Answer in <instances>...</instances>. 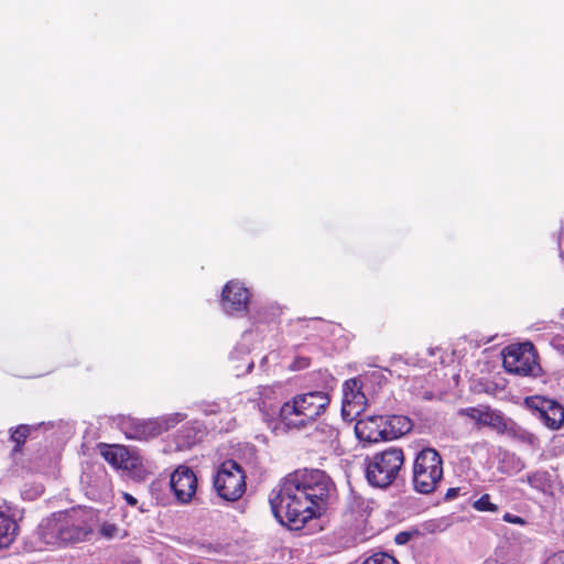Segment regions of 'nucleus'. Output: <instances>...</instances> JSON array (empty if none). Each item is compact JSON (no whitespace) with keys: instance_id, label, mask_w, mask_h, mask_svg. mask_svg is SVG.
Listing matches in <instances>:
<instances>
[{"instance_id":"nucleus-15","label":"nucleus","mask_w":564,"mask_h":564,"mask_svg":"<svg viewBox=\"0 0 564 564\" xmlns=\"http://www.w3.org/2000/svg\"><path fill=\"white\" fill-rule=\"evenodd\" d=\"M17 522L0 511V549L8 547L15 539Z\"/></svg>"},{"instance_id":"nucleus-1","label":"nucleus","mask_w":564,"mask_h":564,"mask_svg":"<svg viewBox=\"0 0 564 564\" xmlns=\"http://www.w3.org/2000/svg\"><path fill=\"white\" fill-rule=\"evenodd\" d=\"M335 491V485L325 471L296 470L282 480L278 491H272L270 505L280 523L300 529L322 514Z\"/></svg>"},{"instance_id":"nucleus-17","label":"nucleus","mask_w":564,"mask_h":564,"mask_svg":"<svg viewBox=\"0 0 564 564\" xmlns=\"http://www.w3.org/2000/svg\"><path fill=\"white\" fill-rule=\"evenodd\" d=\"M32 430H34L33 426L25 424L10 430V440L15 444L13 449L14 453L21 449Z\"/></svg>"},{"instance_id":"nucleus-20","label":"nucleus","mask_w":564,"mask_h":564,"mask_svg":"<svg viewBox=\"0 0 564 564\" xmlns=\"http://www.w3.org/2000/svg\"><path fill=\"white\" fill-rule=\"evenodd\" d=\"M473 507L480 512H497L499 510V507L490 501L488 494L481 495L479 499L474 501Z\"/></svg>"},{"instance_id":"nucleus-23","label":"nucleus","mask_w":564,"mask_h":564,"mask_svg":"<svg viewBox=\"0 0 564 564\" xmlns=\"http://www.w3.org/2000/svg\"><path fill=\"white\" fill-rule=\"evenodd\" d=\"M388 553L380 552L368 557L362 564H387Z\"/></svg>"},{"instance_id":"nucleus-24","label":"nucleus","mask_w":564,"mask_h":564,"mask_svg":"<svg viewBox=\"0 0 564 564\" xmlns=\"http://www.w3.org/2000/svg\"><path fill=\"white\" fill-rule=\"evenodd\" d=\"M502 520L508 523L517 524V525H525L527 520L522 517L506 512L502 516Z\"/></svg>"},{"instance_id":"nucleus-29","label":"nucleus","mask_w":564,"mask_h":564,"mask_svg":"<svg viewBox=\"0 0 564 564\" xmlns=\"http://www.w3.org/2000/svg\"><path fill=\"white\" fill-rule=\"evenodd\" d=\"M390 564H400L399 561L390 554Z\"/></svg>"},{"instance_id":"nucleus-12","label":"nucleus","mask_w":564,"mask_h":564,"mask_svg":"<svg viewBox=\"0 0 564 564\" xmlns=\"http://www.w3.org/2000/svg\"><path fill=\"white\" fill-rule=\"evenodd\" d=\"M249 291L240 283L230 281L223 290L221 303L227 313L241 312L247 308Z\"/></svg>"},{"instance_id":"nucleus-28","label":"nucleus","mask_w":564,"mask_h":564,"mask_svg":"<svg viewBox=\"0 0 564 564\" xmlns=\"http://www.w3.org/2000/svg\"><path fill=\"white\" fill-rule=\"evenodd\" d=\"M123 499L130 506H135L138 503V500L132 495H130L128 492H123Z\"/></svg>"},{"instance_id":"nucleus-16","label":"nucleus","mask_w":564,"mask_h":564,"mask_svg":"<svg viewBox=\"0 0 564 564\" xmlns=\"http://www.w3.org/2000/svg\"><path fill=\"white\" fill-rule=\"evenodd\" d=\"M413 429L412 420L404 415H390V440L399 438Z\"/></svg>"},{"instance_id":"nucleus-21","label":"nucleus","mask_w":564,"mask_h":564,"mask_svg":"<svg viewBox=\"0 0 564 564\" xmlns=\"http://www.w3.org/2000/svg\"><path fill=\"white\" fill-rule=\"evenodd\" d=\"M421 535V532L419 529H411L409 531H402V532H399L395 536H394V542L395 544L398 545H404L406 544L410 540L414 539V538H419Z\"/></svg>"},{"instance_id":"nucleus-4","label":"nucleus","mask_w":564,"mask_h":564,"mask_svg":"<svg viewBox=\"0 0 564 564\" xmlns=\"http://www.w3.org/2000/svg\"><path fill=\"white\" fill-rule=\"evenodd\" d=\"M443 478V459L440 453L432 447L423 448L414 460L413 486L424 495L435 491Z\"/></svg>"},{"instance_id":"nucleus-3","label":"nucleus","mask_w":564,"mask_h":564,"mask_svg":"<svg viewBox=\"0 0 564 564\" xmlns=\"http://www.w3.org/2000/svg\"><path fill=\"white\" fill-rule=\"evenodd\" d=\"M88 534L84 522L74 513L58 512L44 519L37 529L40 540L50 546L82 541Z\"/></svg>"},{"instance_id":"nucleus-30","label":"nucleus","mask_w":564,"mask_h":564,"mask_svg":"<svg viewBox=\"0 0 564 564\" xmlns=\"http://www.w3.org/2000/svg\"><path fill=\"white\" fill-rule=\"evenodd\" d=\"M252 368H253V362H252V361H250V362L248 364V366H247V372H250Z\"/></svg>"},{"instance_id":"nucleus-7","label":"nucleus","mask_w":564,"mask_h":564,"mask_svg":"<svg viewBox=\"0 0 564 564\" xmlns=\"http://www.w3.org/2000/svg\"><path fill=\"white\" fill-rule=\"evenodd\" d=\"M524 404L550 430H558L564 424V406L556 400L542 395L524 399Z\"/></svg>"},{"instance_id":"nucleus-19","label":"nucleus","mask_w":564,"mask_h":564,"mask_svg":"<svg viewBox=\"0 0 564 564\" xmlns=\"http://www.w3.org/2000/svg\"><path fill=\"white\" fill-rule=\"evenodd\" d=\"M404 463V454L401 448L390 447V485L397 477Z\"/></svg>"},{"instance_id":"nucleus-5","label":"nucleus","mask_w":564,"mask_h":564,"mask_svg":"<svg viewBox=\"0 0 564 564\" xmlns=\"http://www.w3.org/2000/svg\"><path fill=\"white\" fill-rule=\"evenodd\" d=\"M214 487L224 500L241 498L246 491V475L241 466L232 459L224 462L214 477Z\"/></svg>"},{"instance_id":"nucleus-31","label":"nucleus","mask_w":564,"mask_h":564,"mask_svg":"<svg viewBox=\"0 0 564 564\" xmlns=\"http://www.w3.org/2000/svg\"><path fill=\"white\" fill-rule=\"evenodd\" d=\"M427 527H429L427 529L430 531H432V532L434 531V523H429Z\"/></svg>"},{"instance_id":"nucleus-6","label":"nucleus","mask_w":564,"mask_h":564,"mask_svg":"<svg viewBox=\"0 0 564 564\" xmlns=\"http://www.w3.org/2000/svg\"><path fill=\"white\" fill-rule=\"evenodd\" d=\"M502 365L507 372L528 376L538 367V354L532 343L507 346L502 350Z\"/></svg>"},{"instance_id":"nucleus-9","label":"nucleus","mask_w":564,"mask_h":564,"mask_svg":"<svg viewBox=\"0 0 564 564\" xmlns=\"http://www.w3.org/2000/svg\"><path fill=\"white\" fill-rule=\"evenodd\" d=\"M458 414L473 420L478 426H489L499 434H505L508 431L506 417L500 411L492 410L489 405L459 409Z\"/></svg>"},{"instance_id":"nucleus-18","label":"nucleus","mask_w":564,"mask_h":564,"mask_svg":"<svg viewBox=\"0 0 564 564\" xmlns=\"http://www.w3.org/2000/svg\"><path fill=\"white\" fill-rule=\"evenodd\" d=\"M315 436L322 442L333 444L338 438V430L330 424L322 422L315 429Z\"/></svg>"},{"instance_id":"nucleus-13","label":"nucleus","mask_w":564,"mask_h":564,"mask_svg":"<svg viewBox=\"0 0 564 564\" xmlns=\"http://www.w3.org/2000/svg\"><path fill=\"white\" fill-rule=\"evenodd\" d=\"M387 452L382 451L373 455L367 465L366 477L368 482L378 488L388 487V462Z\"/></svg>"},{"instance_id":"nucleus-27","label":"nucleus","mask_w":564,"mask_h":564,"mask_svg":"<svg viewBox=\"0 0 564 564\" xmlns=\"http://www.w3.org/2000/svg\"><path fill=\"white\" fill-rule=\"evenodd\" d=\"M184 420V415L181 414V413H176L173 415V417L169 419V421H172V424H166V429H169L170 426H173L174 424L181 422Z\"/></svg>"},{"instance_id":"nucleus-10","label":"nucleus","mask_w":564,"mask_h":564,"mask_svg":"<svg viewBox=\"0 0 564 564\" xmlns=\"http://www.w3.org/2000/svg\"><path fill=\"white\" fill-rule=\"evenodd\" d=\"M170 486L180 503H188L197 490V477L187 466H178L171 475Z\"/></svg>"},{"instance_id":"nucleus-8","label":"nucleus","mask_w":564,"mask_h":564,"mask_svg":"<svg viewBox=\"0 0 564 564\" xmlns=\"http://www.w3.org/2000/svg\"><path fill=\"white\" fill-rule=\"evenodd\" d=\"M362 378L367 376L348 379L343 384L341 416L345 421H354L366 409L367 398L362 392Z\"/></svg>"},{"instance_id":"nucleus-25","label":"nucleus","mask_w":564,"mask_h":564,"mask_svg":"<svg viewBox=\"0 0 564 564\" xmlns=\"http://www.w3.org/2000/svg\"><path fill=\"white\" fill-rule=\"evenodd\" d=\"M544 564H564V551L556 552L550 555Z\"/></svg>"},{"instance_id":"nucleus-14","label":"nucleus","mask_w":564,"mask_h":564,"mask_svg":"<svg viewBox=\"0 0 564 564\" xmlns=\"http://www.w3.org/2000/svg\"><path fill=\"white\" fill-rule=\"evenodd\" d=\"M102 457L117 469H130L134 467L129 451L120 445H104L101 448Z\"/></svg>"},{"instance_id":"nucleus-11","label":"nucleus","mask_w":564,"mask_h":564,"mask_svg":"<svg viewBox=\"0 0 564 564\" xmlns=\"http://www.w3.org/2000/svg\"><path fill=\"white\" fill-rule=\"evenodd\" d=\"M357 438L365 443L386 441L388 434V420L382 415H371L360 419L355 424Z\"/></svg>"},{"instance_id":"nucleus-22","label":"nucleus","mask_w":564,"mask_h":564,"mask_svg":"<svg viewBox=\"0 0 564 564\" xmlns=\"http://www.w3.org/2000/svg\"><path fill=\"white\" fill-rule=\"evenodd\" d=\"M159 433H160V429L154 426L153 423H148L142 426V430H137L135 434L132 435L131 437L142 438V437H148L150 435H158Z\"/></svg>"},{"instance_id":"nucleus-2","label":"nucleus","mask_w":564,"mask_h":564,"mask_svg":"<svg viewBox=\"0 0 564 564\" xmlns=\"http://www.w3.org/2000/svg\"><path fill=\"white\" fill-rule=\"evenodd\" d=\"M329 402V395L324 391L296 394L282 404L279 415L289 427L303 429L324 413Z\"/></svg>"},{"instance_id":"nucleus-26","label":"nucleus","mask_w":564,"mask_h":564,"mask_svg":"<svg viewBox=\"0 0 564 564\" xmlns=\"http://www.w3.org/2000/svg\"><path fill=\"white\" fill-rule=\"evenodd\" d=\"M459 488H448L446 494H445V499L446 500H452L454 498H456L459 494Z\"/></svg>"}]
</instances>
